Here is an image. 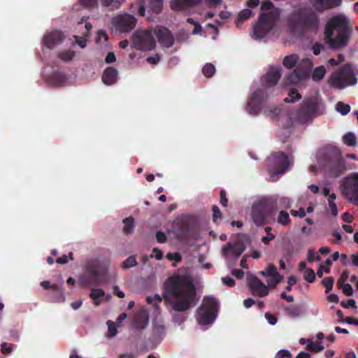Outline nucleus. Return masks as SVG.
Masks as SVG:
<instances>
[{
	"mask_svg": "<svg viewBox=\"0 0 358 358\" xmlns=\"http://www.w3.org/2000/svg\"><path fill=\"white\" fill-rule=\"evenodd\" d=\"M163 297L176 312H186L198 301L193 280L187 275L168 278L164 285Z\"/></svg>",
	"mask_w": 358,
	"mask_h": 358,
	"instance_id": "1",
	"label": "nucleus"
},
{
	"mask_svg": "<svg viewBox=\"0 0 358 358\" xmlns=\"http://www.w3.org/2000/svg\"><path fill=\"white\" fill-rule=\"evenodd\" d=\"M352 30L349 20L342 15L331 17L324 29V42L331 50H342L348 46Z\"/></svg>",
	"mask_w": 358,
	"mask_h": 358,
	"instance_id": "2",
	"label": "nucleus"
},
{
	"mask_svg": "<svg viewBox=\"0 0 358 358\" xmlns=\"http://www.w3.org/2000/svg\"><path fill=\"white\" fill-rule=\"evenodd\" d=\"M282 69L271 66L268 72L261 78L262 88L254 92L248 100L246 110L250 114H258L262 103L268 97V88L274 87L281 77Z\"/></svg>",
	"mask_w": 358,
	"mask_h": 358,
	"instance_id": "3",
	"label": "nucleus"
},
{
	"mask_svg": "<svg viewBox=\"0 0 358 358\" xmlns=\"http://www.w3.org/2000/svg\"><path fill=\"white\" fill-rule=\"evenodd\" d=\"M287 22L293 34L303 36L318 29L320 18L315 10L303 7L294 10L288 17Z\"/></svg>",
	"mask_w": 358,
	"mask_h": 358,
	"instance_id": "4",
	"label": "nucleus"
},
{
	"mask_svg": "<svg viewBox=\"0 0 358 358\" xmlns=\"http://www.w3.org/2000/svg\"><path fill=\"white\" fill-rule=\"evenodd\" d=\"M264 11L259 16L257 22L254 26L253 34L256 39L264 38L275 27L280 18V10L275 8L270 1H264L261 6Z\"/></svg>",
	"mask_w": 358,
	"mask_h": 358,
	"instance_id": "5",
	"label": "nucleus"
},
{
	"mask_svg": "<svg viewBox=\"0 0 358 358\" xmlns=\"http://www.w3.org/2000/svg\"><path fill=\"white\" fill-rule=\"evenodd\" d=\"M324 113V105L316 97L305 99L296 112L295 122L306 124Z\"/></svg>",
	"mask_w": 358,
	"mask_h": 358,
	"instance_id": "6",
	"label": "nucleus"
},
{
	"mask_svg": "<svg viewBox=\"0 0 358 358\" xmlns=\"http://www.w3.org/2000/svg\"><path fill=\"white\" fill-rule=\"evenodd\" d=\"M268 171L273 181H276L279 176L288 171L293 165V159L283 152H273L266 159Z\"/></svg>",
	"mask_w": 358,
	"mask_h": 358,
	"instance_id": "7",
	"label": "nucleus"
},
{
	"mask_svg": "<svg viewBox=\"0 0 358 358\" xmlns=\"http://www.w3.org/2000/svg\"><path fill=\"white\" fill-rule=\"evenodd\" d=\"M219 305L213 296H205L202 304L197 310L196 320L200 325L212 324L217 316Z\"/></svg>",
	"mask_w": 358,
	"mask_h": 358,
	"instance_id": "8",
	"label": "nucleus"
},
{
	"mask_svg": "<svg viewBox=\"0 0 358 358\" xmlns=\"http://www.w3.org/2000/svg\"><path fill=\"white\" fill-rule=\"evenodd\" d=\"M357 82V78L350 64H345L339 70L332 73L329 79V85L338 89H343L348 86L354 85Z\"/></svg>",
	"mask_w": 358,
	"mask_h": 358,
	"instance_id": "9",
	"label": "nucleus"
},
{
	"mask_svg": "<svg viewBox=\"0 0 358 358\" xmlns=\"http://www.w3.org/2000/svg\"><path fill=\"white\" fill-rule=\"evenodd\" d=\"M86 271L88 274L85 280L86 285H97L106 279L107 268L97 259L87 262Z\"/></svg>",
	"mask_w": 358,
	"mask_h": 358,
	"instance_id": "10",
	"label": "nucleus"
},
{
	"mask_svg": "<svg viewBox=\"0 0 358 358\" xmlns=\"http://www.w3.org/2000/svg\"><path fill=\"white\" fill-rule=\"evenodd\" d=\"M342 194L358 206V173H352L343 178L340 186Z\"/></svg>",
	"mask_w": 358,
	"mask_h": 358,
	"instance_id": "11",
	"label": "nucleus"
},
{
	"mask_svg": "<svg viewBox=\"0 0 358 358\" xmlns=\"http://www.w3.org/2000/svg\"><path fill=\"white\" fill-rule=\"evenodd\" d=\"M312 67L313 62L310 59H303L299 66L285 78L284 83L286 85H296L306 80L308 77L309 72Z\"/></svg>",
	"mask_w": 358,
	"mask_h": 358,
	"instance_id": "12",
	"label": "nucleus"
},
{
	"mask_svg": "<svg viewBox=\"0 0 358 358\" xmlns=\"http://www.w3.org/2000/svg\"><path fill=\"white\" fill-rule=\"evenodd\" d=\"M175 232L180 241H187L194 236V225L188 216H182L174 222Z\"/></svg>",
	"mask_w": 358,
	"mask_h": 358,
	"instance_id": "13",
	"label": "nucleus"
},
{
	"mask_svg": "<svg viewBox=\"0 0 358 358\" xmlns=\"http://www.w3.org/2000/svg\"><path fill=\"white\" fill-rule=\"evenodd\" d=\"M132 46L140 50H151L155 47V41L150 31H136L132 36Z\"/></svg>",
	"mask_w": 358,
	"mask_h": 358,
	"instance_id": "14",
	"label": "nucleus"
},
{
	"mask_svg": "<svg viewBox=\"0 0 358 358\" xmlns=\"http://www.w3.org/2000/svg\"><path fill=\"white\" fill-rule=\"evenodd\" d=\"M327 166L333 177H338L345 171V162L338 150H335L327 162Z\"/></svg>",
	"mask_w": 358,
	"mask_h": 358,
	"instance_id": "15",
	"label": "nucleus"
},
{
	"mask_svg": "<svg viewBox=\"0 0 358 358\" xmlns=\"http://www.w3.org/2000/svg\"><path fill=\"white\" fill-rule=\"evenodd\" d=\"M247 283L251 293L255 296L263 297L269 293L268 287L252 273H247Z\"/></svg>",
	"mask_w": 358,
	"mask_h": 358,
	"instance_id": "16",
	"label": "nucleus"
},
{
	"mask_svg": "<svg viewBox=\"0 0 358 358\" xmlns=\"http://www.w3.org/2000/svg\"><path fill=\"white\" fill-rule=\"evenodd\" d=\"M268 214V208L265 201H259L253 205L252 208V219L256 225H263Z\"/></svg>",
	"mask_w": 358,
	"mask_h": 358,
	"instance_id": "17",
	"label": "nucleus"
},
{
	"mask_svg": "<svg viewBox=\"0 0 358 358\" xmlns=\"http://www.w3.org/2000/svg\"><path fill=\"white\" fill-rule=\"evenodd\" d=\"M136 22V18L129 14L118 15L113 20V25L121 32L130 31L135 27Z\"/></svg>",
	"mask_w": 358,
	"mask_h": 358,
	"instance_id": "18",
	"label": "nucleus"
},
{
	"mask_svg": "<svg viewBox=\"0 0 358 358\" xmlns=\"http://www.w3.org/2000/svg\"><path fill=\"white\" fill-rule=\"evenodd\" d=\"M155 34L159 43L164 48H171L174 43V38L167 28L164 27H158L155 29Z\"/></svg>",
	"mask_w": 358,
	"mask_h": 358,
	"instance_id": "19",
	"label": "nucleus"
},
{
	"mask_svg": "<svg viewBox=\"0 0 358 358\" xmlns=\"http://www.w3.org/2000/svg\"><path fill=\"white\" fill-rule=\"evenodd\" d=\"M64 35L60 31H52L44 36L43 43L45 47L52 49L55 46L59 45L64 40Z\"/></svg>",
	"mask_w": 358,
	"mask_h": 358,
	"instance_id": "20",
	"label": "nucleus"
},
{
	"mask_svg": "<svg viewBox=\"0 0 358 358\" xmlns=\"http://www.w3.org/2000/svg\"><path fill=\"white\" fill-rule=\"evenodd\" d=\"M245 249L243 243L236 242L234 244L227 243L224 246L222 247V255L227 257L229 255L235 257L236 258L241 256Z\"/></svg>",
	"mask_w": 358,
	"mask_h": 358,
	"instance_id": "21",
	"label": "nucleus"
},
{
	"mask_svg": "<svg viewBox=\"0 0 358 358\" xmlns=\"http://www.w3.org/2000/svg\"><path fill=\"white\" fill-rule=\"evenodd\" d=\"M203 0H171V8L175 11L184 10L194 7L201 3Z\"/></svg>",
	"mask_w": 358,
	"mask_h": 358,
	"instance_id": "22",
	"label": "nucleus"
},
{
	"mask_svg": "<svg viewBox=\"0 0 358 358\" xmlns=\"http://www.w3.org/2000/svg\"><path fill=\"white\" fill-rule=\"evenodd\" d=\"M264 113L271 120H277L284 115H289L287 110H286L282 106L266 108L264 110Z\"/></svg>",
	"mask_w": 358,
	"mask_h": 358,
	"instance_id": "23",
	"label": "nucleus"
},
{
	"mask_svg": "<svg viewBox=\"0 0 358 358\" xmlns=\"http://www.w3.org/2000/svg\"><path fill=\"white\" fill-rule=\"evenodd\" d=\"M314 7L318 12L338 7L341 3V0H314Z\"/></svg>",
	"mask_w": 358,
	"mask_h": 358,
	"instance_id": "24",
	"label": "nucleus"
},
{
	"mask_svg": "<svg viewBox=\"0 0 358 358\" xmlns=\"http://www.w3.org/2000/svg\"><path fill=\"white\" fill-rule=\"evenodd\" d=\"M102 81L106 85H112L117 80V71L114 67L106 68L102 75Z\"/></svg>",
	"mask_w": 358,
	"mask_h": 358,
	"instance_id": "25",
	"label": "nucleus"
},
{
	"mask_svg": "<svg viewBox=\"0 0 358 358\" xmlns=\"http://www.w3.org/2000/svg\"><path fill=\"white\" fill-rule=\"evenodd\" d=\"M148 324V316L146 313L141 312L136 315L133 326L135 329H144Z\"/></svg>",
	"mask_w": 358,
	"mask_h": 358,
	"instance_id": "26",
	"label": "nucleus"
},
{
	"mask_svg": "<svg viewBox=\"0 0 358 358\" xmlns=\"http://www.w3.org/2000/svg\"><path fill=\"white\" fill-rule=\"evenodd\" d=\"M66 80V76L61 72H55L49 77V81L55 85H62Z\"/></svg>",
	"mask_w": 358,
	"mask_h": 358,
	"instance_id": "27",
	"label": "nucleus"
},
{
	"mask_svg": "<svg viewBox=\"0 0 358 358\" xmlns=\"http://www.w3.org/2000/svg\"><path fill=\"white\" fill-rule=\"evenodd\" d=\"M298 61L299 56L296 54H292L283 59L282 64L287 69H291L296 66Z\"/></svg>",
	"mask_w": 358,
	"mask_h": 358,
	"instance_id": "28",
	"label": "nucleus"
},
{
	"mask_svg": "<svg viewBox=\"0 0 358 358\" xmlns=\"http://www.w3.org/2000/svg\"><path fill=\"white\" fill-rule=\"evenodd\" d=\"M102 6L109 10L118 9L121 5L122 0H99Z\"/></svg>",
	"mask_w": 358,
	"mask_h": 358,
	"instance_id": "29",
	"label": "nucleus"
},
{
	"mask_svg": "<svg viewBox=\"0 0 358 358\" xmlns=\"http://www.w3.org/2000/svg\"><path fill=\"white\" fill-rule=\"evenodd\" d=\"M278 223L282 226H287L291 223L289 215L287 211L280 210L278 217Z\"/></svg>",
	"mask_w": 358,
	"mask_h": 358,
	"instance_id": "30",
	"label": "nucleus"
},
{
	"mask_svg": "<svg viewBox=\"0 0 358 358\" xmlns=\"http://www.w3.org/2000/svg\"><path fill=\"white\" fill-rule=\"evenodd\" d=\"M105 294L104 291L102 289H92L90 297L94 301L95 306H99L100 301L98 300L99 298L103 296Z\"/></svg>",
	"mask_w": 358,
	"mask_h": 358,
	"instance_id": "31",
	"label": "nucleus"
},
{
	"mask_svg": "<svg viewBox=\"0 0 358 358\" xmlns=\"http://www.w3.org/2000/svg\"><path fill=\"white\" fill-rule=\"evenodd\" d=\"M326 74V69L324 66H320L313 70L312 78L315 81L321 80Z\"/></svg>",
	"mask_w": 358,
	"mask_h": 358,
	"instance_id": "32",
	"label": "nucleus"
},
{
	"mask_svg": "<svg viewBox=\"0 0 358 358\" xmlns=\"http://www.w3.org/2000/svg\"><path fill=\"white\" fill-rule=\"evenodd\" d=\"M285 311L290 317H298L301 314V307L298 305H292L285 308Z\"/></svg>",
	"mask_w": 358,
	"mask_h": 358,
	"instance_id": "33",
	"label": "nucleus"
},
{
	"mask_svg": "<svg viewBox=\"0 0 358 358\" xmlns=\"http://www.w3.org/2000/svg\"><path fill=\"white\" fill-rule=\"evenodd\" d=\"M289 97H286L284 99L285 103H294L301 98V94L298 90L295 88H292L289 92Z\"/></svg>",
	"mask_w": 358,
	"mask_h": 358,
	"instance_id": "34",
	"label": "nucleus"
},
{
	"mask_svg": "<svg viewBox=\"0 0 358 358\" xmlns=\"http://www.w3.org/2000/svg\"><path fill=\"white\" fill-rule=\"evenodd\" d=\"M163 0H150L148 6L152 13L158 14L162 11Z\"/></svg>",
	"mask_w": 358,
	"mask_h": 358,
	"instance_id": "35",
	"label": "nucleus"
},
{
	"mask_svg": "<svg viewBox=\"0 0 358 358\" xmlns=\"http://www.w3.org/2000/svg\"><path fill=\"white\" fill-rule=\"evenodd\" d=\"M123 223L124 224L123 231L124 233L128 234L133 231L134 227V220L131 217H127L123 220Z\"/></svg>",
	"mask_w": 358,
	"mask_h": 358,
	"instance_id": "36",
	"label": "nucleus"
},
{
	"mask_svg": "<svg viewBox=\"0 0 358 358\" xmlns=\"http://www.w3.org/2000/svg\"><path fill=\"white\" fill-rule=\"evenodd\" d=\"M41 287H43L45 289H52V291L59 294L60 295L63 294V290L61 287L57 285L53 284L50 285L49 281L44 280L41 282Z\"/></svg>",
	"mask_w": 358,
	"mask_h": 358,
	"instance_id": "37",
	"label": "nucleus"
},
{
	"mask_svg": "<svg viewBox=\"0 0 358 358\" xmlns=\"http://www.w3.org/2000/svg\"><path fill=\"white\" fill-rule=\"evenodd\" d=\"M343 143L348 146H355L357 145L355 135L352 132H348L343 136Z\"/></svg>",
	"mask_w": 358,
	"mask_h": 358,
	"instance_id": "38",
	"label": "nucleus"
},
{
	"mask_svg": "<svg viewBox=\"0 0 358 358\" xmlns=\"http://www.w3.org/2000/svg\"><path fill=\"white\" fill-rule=\"evenodd\" d=\"M324 346L320 343L314 342L311 340H308L306 349L314 352H318L324 350Z\"/></svg>",
	"mask_w": 358,
	"mask_h": 358,
	"instance_id": "39",
	"label": "nucleus"
},
{
	"mask_svg": "<svg viewBox=\"0 0 358 358\" xmlns=\"http://www.w3.org/2000/svg\"><path fill=\"white\" fill-rule=\"evenodd\" d=\"M336 110L343 115L348 114L350 111V106L342 101H338L336 105Z\"/></svg>",
	"mask_w": 358,
	"mask_h": 358,
	"instance_id": "40",
	"label": "nucleus"
},
{
	"mask_svg": "<svg viewBox=\"0 0 358 358\" xmlns=\"http://www.w3.org/2000/svg\"><path fill=\"white\" fill-rule=\"evenodd\" d=\"M74 55V52L71 50H64L58 53V57L66 62L71 61Z\"/></svg>",
	"mask_w": 358,
	"mask_h": 358,
	"instance_id": "41",
	"label": "nucleus"
},
{
	"mask_svg": "<svg viewBox=\"0 0 358 358\" xmlns=\"http://www.w3.org/2000/svg\"><path fill=\"white\" fill-rule=\"evenodd\" d=\"M215 72V67L210 63L206 64L202 69L203 74L208 78L212 77Z\"/></svg>",
	"mask_w": 358,
	"mask_h": 358,
	"instance_id": "42",
	"label": "nucleus"
},
{
	"mask_svg": "<svg viewBox=\"0 0 358 358\" xmlns=\"http://www.w3.org/2000/svg\"><path fill=\"white\" fill-rule=\"evenodd\" d=\"M137 265V262L134 255L129 257L122 264V268L128 269Z\"/></svg>",
	"mask_w": 358,
	"mask_h": 358,
	"instance_id": "43",
	"label": "nucleus"
},
{
	"mask_svg": "<svg viewBox=\"0 0 358 358\" xmlns=\"http://www.w3.org/2000/svg\"><path fill=\"white\" fill-rule=\"evenodd\" d=\"M278 273V272L277 271L276 266L274 264H271L268 266V267L266 268V269L265 271H262L260 272V274L264 276L271 277Z\"/></svg>",
	"mask_w": 358,
	"mask_h": 358,
	"instance_id": "44",
	"label": "nucleus"
},
{
	"mask_svg": "<svg viewBox=\"0 0 358 358\" xmlns=\"http://www.w3.org/2000/svg\"><path fill=\"white\" fill-rule=\"evenodd\" d=\"M282 278L283 277L279 273L271 276L268 280L270 287H275L276 285L282 281Z\"/></svg>",
	"mask_w": 358,
	"mask_h": 358,
	"instance_id": "45",
	"label": "nucleus"
},
{
	"mask_svg": "<svg viewBox=\"0 0 358 358\" xmlns=\"http://www.w3.org/2000/svg\"><path fill=\"white\" fill-rule=\"evenodd\" d=\"M334 280L332 277L325 278L322 283L326 287V293H329L333 288Z\"/></svg>",
	"mask_w": 358,
	"mask_h": 358,
	"instance_id": "46",
	"label": "nucleus"
},
{
	"mask_svg": "<svg viewBox=\"0 0 358 358\" xmlns=\"http://www.w3.org/2000/svg\"><path fill=\"white\" fill-rule=\"evenodd\" d=\"M304 279L310 282L313 283L315 280V274L312 268H306L304 272Z\"/></svg>",
	"mask_w": 358,
	"mask_h": 358,
	"instance_id": "47",
	"label": "nucleus"
},
{
	"mask_svg": "<svg viewBox=\"0 0 358 358\" xmlns=\"http://www.w3.org/2000/svg\"><path fill=\"white\" fill-rule=\"evenodd\" d=\"M252 13V11L250 9H243L238 13V20L237 21V24L239 23L240 20H245L248 19Z\"/></svg>",
	"mask_w": 358,
	"mask_h": 358,
	"instance_id": "48",
	"label": "nucleus"
},
{
	"mask_svg": "<svg viewBox=\"0 0 358 358\" xmlns=\"http://www.w3.org/2000/svg\"><path fill=\"white\" fill-rule=\"evenodd\" d=\"M166 258L169 261H175L176 262H180L182 260V256L179 252H174V253L169 252L166 255Z\"/></svg>",
	"mask_w": 358,
	"mask_h": 358,
	"instance_id": "49",
	"label": "nucleus"
},
{
	"mask_svg": "<svg viewBox=\"0 0 358 358\" xmlns=\"http://www.w3.org/2000/svg\"><path fill=\"white\" fill-rule=\"evenodd\" d=\"M13 345L3 342L1 345V351L4 355L10 354L13 351Z\"/></svg>",
	"mask_w": 358,
	"mask_h": 358,
	"instance_id": "50",
	"label": "nucleus"
},
{
	"mask_svg": "<svg viewBox=\"0 0 358 358\" xmlns=\"http://www.w3.org/2000/svg\"><path fill=\"white\" fill-rule=\"evenodd\" d=\"M98 0H80V3L87 8H94L98 6Z\"/></svg>",
	"mask_w": 358,
	"mask_h": 358,
	"instance_id": "51",
	"label": "nucleus"
},
{
	"mask_svg": "<svg viewBox=\"0 0 358 358\" xmlns=\"http://www.w3.org/2000/svg\"><path fill=\"white\" fill-rule=\"evenodd\" d=\"M107 324L108 326V332H109L110 337L115 336L117 332L115 324L110 320H108L107 322Z\"/></svg>",
	"mask_w": 358,
	"mask_h": 358,
	"instance_id": "52",
	"label": "nucleus"
},
{
	"mask_svg": "<svg viewBox=\"0 0 358 358\" xmlns=\"http://www.w3.org/2000/svg\"><path fill=\"white\" fill-rule=\"evenodd\" d=\"M152 252L155 253V255H150V258L153 259L155 258L157 260H162L163 258V252L161 250H159L158 248H154L152 249Z\"/></svg>",
	"mask_w": 358,
	"mask_h": 358,
	"instance_id": "53",
	"label": "nucleus"
},
{
	"mask_svg": "<svg viewBox=\"0 0 358 358\" xmlns=\"http://www.w3.org/2000/svg\"><path fill=\"white\" fill-rule=\"evenodd\" d=\"M285 357L286 358L292 357L291 353L287 350H279L275 356V358H285Z\"/></svg>",
	"mask_w": 358,
	"mask_h": 358,
	"instance_id": "54",
	"label": "nucleus"
},
{
	"mask_svg": "<svg viewBox=\"0 0 358 358\" xmlns=\"http://www.w3.org/2000/svg\"><path fill=\"white\" fill-rule=\"evenodd\" d=\"M285 255L292 257L294 254H297L300 251V248H294L293 246H287L285 249Z\"/></svg>",
	"mask_w": 358,
	"mask_h": 358,
	"instance_id": "55",
	"label": "nucleus"
},
{
	"mask_svg": "<svg viewBox=\"0 0 358 358\" xmlns=\"http://www.w3.org/2000/svg\"><path fill=\"white\" fill-rule=\"evenodd\" d=\"M222 217V213L220 212V208L217 206H213V220L215 222H217V219H220Z\"/></svg>",
	"mask_w": 358,
	"mask_h": 358,
	"instance_id": "56",
	"label": "nucleus"
},
{
	"mask_svg": "<svg viewBox=\"0 0 358 358\" xmlns=\"http://www.w3.org/2000/svg\"><path fill=\"white\" fill-rule=\"evenodd\" d=\"M156 238L158 243H164L167 241V236L163 231H158L156 233Z\"/></svg>",
	"mask_w": 358,
	"mask_h": 358,
	"instance_id": "57",
	"label": "nucleus"
},
{
	"mask_svg": "<svg viewBox=\"0 0 358 358\" xmlns=\"http://www.w3.org/2000/svg\"><path fill=\"white\" fill-rule=\"evenodd\" d=\"M341 305L345 308H349L350 307L357 308L356 302L352 299H350L347 301H342Z\"/></svg>",
	"mask_w": 358,
	"mask_h": 358,
	"instance_id": "58",
	"label": "nucleus"
},
{
	"mask_svg": "<svg viewBox=\"0 0 358 358\" xmlns=\"http://www.w3.org/2000/svg\"><path fill=\"white\" fill-rule=\"evenodd\" d=\"M343 292L347 296H352L354 291L352 285L348 283L343 285Z\"/></svg>",
	"mask_w": 358,
	"mask_h": 358,
	"instance_id": "59",
	"label": "nucleus"
},
{
	"mask_svg": "<svg viewBox=\"0 0 358 358\" xmlns=\"http://www.w3.org/2000/svg\"><path fill=\"white\" fill-rule=\"evenodd\" d=\"M297 282L296 278L294 275H291L288 278L287 280V286L285 287L286 290L290 291L292 289V287Z\"/></svg>",
	"mask_w": 358,
	"mask_h": 358,
	"instance_id": "60",
	"label": "nucleus"
},
{
	"mask_svg": "<svg viewBox=\"0 0 358 358\" xmlns=\"http://www.w3.org/2000/svg\"><path fill=\"white\" fill-rule=\"evenodd\" d=\"M220 203L223 206L226 207L227 206V203H228V200L227 199V193L224 189H221L220 192Z\"/></svg>",
	"mask_w": 358,
	"mask_h": 358,
	"instance_id": "61",
	"label": "nucleus"
},
{
	"mask_svg": "<svg viewBox=\"0 0 358 358\" xmlns=\"http://www.w3.org/2000/svg\"><path fill=\"white\" fill-rule=\"evenodd\" d=\"M265 317L266 319L267 320V321L268 322V323L271 325H274L276 324L277 322V318L276 317L273 315V314H271L269 313H266L265 314Z\"/></svg>",
	"mask_w": 358,
	"mask_h": 358,
	"instance_id": "62",
	"label": "nucleus"
},
{
	"mask_svg": "<svg viewBox=\"0 0 358 358\" xmlns=\"http://www.w3.org/2000/svg\"><path fill=\"white\" fill-rule=\"evenodd\" d=\"M222 281L224 285H226L229 287H234L236 284L235 280L233 278H231V277H228V276L222 278Z\"/></svg>",
	"mask_w": 358,
	"mask_h": 358,
	"instance_id": "63",
	"label": "nucleus"
},
{
	"mask_svg": "<svg viewBox=\"0 0 358 358\" xmlns=\"http://www.w3.org/2000/svg\"><path fill=\"white\" fill-rule=\"evenodd\" d=\"M322 48L323 45L321 43H316L313 45L312 50L315 55H318L320 54V52Z\"/></svg>",
	"mask_w": 358,
	"mask_h": 358,
	"instance_id": "64",
	"label": "nucleus"
}]
</instances>
